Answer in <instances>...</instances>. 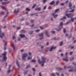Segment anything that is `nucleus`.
Listing matches in <instances>:
<instances>
[{"instance_id": "obj_1", "label": "nucleus", "mask_w": 76, "mask_h": 76, "mask_svg": "<svg viewBox=\"0 0 76 76\" xmlns=\"http://www.w3.org/2000/svg\"><path fill=\"white\" fill-rule=\"evenodd\" d=\"M42 61H40V60L39 59L38 60V62L39 63V64H42L41 65L42 66H43L44 65V63L45 62V60H46V58H44V57H42Z\"/></svg>"}, {"instance_id": "obj_2", "label": "nucleus", "mask_w": 76, "mask_h": 76, "mask_svg": "<svg viewBox=\"0 0 76 76\" xmlns=\"http://www.w3.org/2000/svg\"><path fill=\"white\" fill-rule=\"evenodd\" d=\"M6 54H7V52H4V53L2 54V55L4 56V60L6 61L7 59V57H6Z\"/></svg>"}, {"instance_id": "obj_3", "label": "nucleus", "mask_w": 76, "mask_h": 76, "mask_svg": "<svg viewBox=\"0 0 76 76\" xmlns=\"http://www.w3.org/2000/svg\"><path fill=\"white\" fill-rule=\"evenodd\" d=\"M28 56V54L24 53L22 56V59L24 60H25V58L26 57Z\"/></svg>"}, {"instance_id": "obj_4", "label": "nucleus", "mask_w": 76, "mask_h": 76, "mask_svg": "<svg viewBox=\"0 0 76 76\" xmlns=\"http://www.w3.org/2000/svg\"><path fill=\"white\" fill-rule=\"evenodd\" d=\"M39 37L40 39H43V35H44V34L43 33H41V34H39Z\"/></svg>"}, {"instance_id": "obj_5", "label": "nucleus", "mask_w": 76, "mask_h": 76, "mask_svg": "<svg viewBox=\"0 0 76 76\" xmlns=\"http://www.w3.org/2000/svg\"><path fill=\"white\" fill-rule=\"evenodd\" d=\"M74 69H70L69 70V72H75L76 71V67H75L74 68Z\"/></svg>"}, {"instance_id": "obj_6", "label": "nucleus", "mask_w": 76, "mask_h": 76, "mask_svg": "<svg viewBox=\"0 0 76 76\" xmlns=\"http://www.w3.org/2000/svg\"><path fill=\"white\" fill-rule=\"evenodd\" d=\"M72 67L73 66H70L68 67L64 66V69H72Z\"/></svg>"}, {"instance_id": "obj_7", "label": "nucleus", "mask_w": 76, "mask_h": 76, "mask_svg": "<svg viewBox=\"0 0 76 76\" xmlns=\"http://www.w3.org/2000/svg\"><path fill=\"white\" fill-rule=\"evenodd\" d=\"M66 16H67L68 18H70L71 17H73V15H72L71 14H66Z\"/></svg>"}, {"instance_id": "obj_8", "label": "nucleus", "mask_w": 76, "mask_h": 76, "mask_svg": "<svg viewBox=\"0 0 76 76\" xmlns=\"http://www.w3.org/2000/svg\"><path fill=\"white\" fill-rule=\"evenodd\" d=\"M19 12V9H18L17 11H16V10H15L14 12V13H15V14H17V13H18V12Z\"/></svg>"}, {"instance_id": "obj_9", "label": "nucleus", "mask_w": 76, "mask_h": 76, "mask_svg": "<svg viewBox=\"0 0 76 76\" xmlns=\"http://www.w3.org/2000/svg\"><path fill=\"white\" fill-rule=\"evenodd\" d=\"M16 63L17 66H18L19 68H20V65L19 64V62H18V60H17L16 61Z\"/></svg>"}, {"instance_id": "obj_10", "label": "nucleus", "mask_w": 76, "mask_h": 76, "mask_svg": "<svg viewBox=\"0 0 76 76\" xmlns=\"http://www.w3.org/2000/svg\"><path fill=\"white\" fill-rule=\"evenodd\" d=\"M52 15H53V17L54 18H56V17H57V16H58V15H55V13H53Z\"/></svg>"}, {"instance_id": "obj_11", "label": "nucleus", "mask_w": 76, "mask_h": 76, "mask_svg": "<svg viewBox=\"0 0 76 76\" xmlns=\"http://www.w3.org/2000/svg\"><path fill=\"white\" fill-rule=\"evenodd\" d=\"M55 3V2L54 1H53L50 3V5H53V4H54Z\"/></svg>"}, {"instance_id": "obj_12", "label": "nucleus", "mask_w": 76, "mask_h": 76, "mask_svg": "<svg viewBox=\"0 0 76 76\" xmlns=\"http://www.w3.org/2000/svg\"><path fill=\"white\" fill-rule=\"evenodd\" d=\"M56 48V47H52L49 50V51H51L52 50H53V49H55V48Z\"/></svg>"}, {"instance_id": "obj_13", "label": "nucleus", "mask_w": 76, "mask_h": 76, "mask_svg": "<svg viewBox=\"0 0 76 76\" xmlns=\"http://www.w3.org/2000/svg\"><path fill=\"white\" fill-rule=\"evenodd\" d=\"M10 3V2H3L2 3V5H4V4H8V3Z\"/></svg>"}, {"instance_id": "obj_14", "label": "nucleus", "mask_w": 76, "mask_h": 76, "mask_svg": "<svg viewBox=\"0 0 76 76\" xmlns=\"http://www.w3.org/2000/svg\"><path fill=\"white\" fill-rule=\"evenodd\" d=\"M19 36L21 38H23V37H25L24 34H20Z\"/></svg>"}, {"instance_id": "obj_15", "label": "nucleus", "mask_w": 76, "mask_h": 76, "mask_svg": "<svg viewBox=\"0 0 76 76\" xmlns=\"http://www.w3.org/2000/svg\"><path fill=\"white\" fill-rule=\"evenodd\" d=\"M75 19H76V17H75V18H71V21H72V22H74V20Z\"/></svg>"}, {"instance_id": "obj_16", "label": "nucleus", "mask_w": 76, "mask_h": 76, "mask_svg": "<svg viewBox=\"0 0 76 76\" xmlns=\"http://www.w3.org/2000/svg\"><path fill=\"white\" fill-rule=\"evenodd\" d=\"M35 10H39V11L40 10H41V8H36L35 9Z\"/></svg>"}, {"instance_id": "obj_17", "label": "nucleus", "mask_w": 76, "mask_h": 76, "mask_svg": "<svg viewBox=\"0 0 76 76\" xmlns=\"http://www.w3.org/2000/svg\"><path fill=\"white\" fill-rule=\"evenodd\" d=\"M2 35L3 36H4V33H3L2 35H0V37H1V38H3V36H2Z\"/></svg>"}, {"instance_id": "obj_18", "label": "nucleus", "mask_w": 76, "mask_h": 76, "mask_svg": "<svg viewBox=\"0 0 76 76\" xmlns=\"http://www.w3.org/2000/svg\"><path fill=\"white\" fill-rule=\"evenodd\" d=\"M63 60H64V61H68V59H66V58H63L62 59Z\"/></svg>"}, {"instance_id": "obj_19", "label": "nucleus", "mask_w": 76, "mask_h": 76, "mask_svg": "<svg viewBox=\"0 0 76 76\" xmlns=\"http://www.w3.org/2000/svg\"><path fill=\"white\" fill-rule=\"evenodd\" d=\"M12 48H13V50H15V47L14 45V44H12Z\"/></svg>"}, {"instance_id": "obj_20", "label": "nucleus", "mask_w": 76, "mask_h": 76, "mask_svg": "<svg viewBox=\"0 0 76 76\" xmlns=\"http://www.w3.org/2000/svg\"><path fill=\"white\" fill-rule=\"evenodd\" d=\"M46 34L47 37H49V36H50V35L48 34V31H46Z\"/></svg>"}, {"instance_id": "obj_21", "label": "nucleus", "mask_w": 76, "mask_h": 76, "mask_svg": "<svg viewBox=\"0 0 76 76\" xmlns=\"http://www.w3.org/2000/svg\"><path fill=\"white\" fill-rule=\"evenodd\" d=\"M64 19H66V16H64L63 18H62L60 20H63Z\"/></svg>"}, {"instance_id": "obj_22", "label": "nucleus", "mask_w": 76, "mask_h": 76, "mask_svg": "<svg viewBox=\"0 0 76 76\" xmlns=\"http://www.w3.org/2000/svg\"><path fill=\"white\" fill-rule=\"evenodd\" d=\"M63 41H61L60 42V46H61L62 45H63Z\"/></svg>"}, {"instance_id": "obj_23", "label": "nucleus", "mask_w": 76, "mask_h": 76, "mask_svg": "<svg viewBox=\"0 0 76 76\" xmlns=\"http://www.w3.org/2000/svg\"><path fill=\"white\" fill-rule=\"evenodd\" d=\"M8 14H9V12H7L6 15L4 17V18H6V17H7V16Z\"/></svg>"}, {"instance_id": "obj_24", "label": "nucleus", "mask_w": 76, "mask_h": 76, "mask_svg": "<svg viewBox=\"0 0 76 76\" xmlns=\"http://www.w3.org/2000/svg\"><path fill=\"white\" fill-rule=\"evenodd\" d=\"M69 7H72V4L71 3H70L69 4Z\"/></svg>"}, {"instance_id": "obj_25", "label": "nucleus", "mask_w": 76, "mask_h": 76, "mask_svg": "<svg viewBox=\"0 0 76 76\" xmlns=\"http://www.w3.org/2000/svg\"><path fill=\"white\" fill-rule=\"evenodd\" d=\"M36 6H37L36 4H34L33 6L32 7V8H34V7H35Z\"/></svg>"}, {"instance_id": "obj_26", "label": "nucleus", "mask_w": 76, "mask_h": 76, "mask_svg": "<svg viewBox=\"0 0 76 76\" xmlns=\"http://www.w3.org/2000/svg\"><path fill=\"white\" fill-rule=\"evenodd\" d=\"M74 59V57H72L70 58V61H72V60H73Z\"/></svg>"}, {"instance_id": "obj_27", "label": "nucleus", "mask_w": 76, "mask_h": 76, "mask_svg": "<svg viewBox=\"0 0 76 76\" xmlns=\"http://www.w3.org/2000/svg\"><path fill=\"white\" fill-rule=\"evenodd\" d=\"M1 8H2V9H4V10H6V9H5V7H4L1 6Z\"/></svg>"}, {"instance_id": "obj_28", "label": "nucleus", "mask_w": 76, "mask_h": 76, "mask_svg": "<svg viewBox=\"0 0 76 76\" xmlns=\"http://www.w3.org/2000/svg\"><path fill=\"white\" fill-rule=\"evenodd\" d=\"M28 72V71H25V72L24 73V75H26V74L27 73V72Z\"/></svg>"}, {"instance_id": "obj_29", "label": "nucleus", "mask_w": 76, "mask_h": 76, "mask_svg": "<svg viewBox=\"0 0 76 76\" xmlns=\"http://www.w3.org/2000/svg\"><path fill=\"white\" fill-rule=\"evenodd\" d=\"M62 25H63V22H61L60 23V27H61V26H62Z\"/></svg>"}, {"instance_id": "obj_30", "label": "nucleus", "mask_w": 76, "mask_h": 76, "mask_svg": "<svg viewBox=\"0 0 76 76\" xmlns=\"http://www.w3.org/2000/svg\"><path fill=\"white\" fill-rule=\"evenodd\" d=\"M59 10V9H57L56 10H55V13H56V12H57Z\"/></svg>"}, {"instance_id": "obj_31", "label": "nucleus", "mask_w": 76, "mask_h": 76, "mask_svg": "<svg viewBox=\"0 0 76 76\" xmlns=\"http://www.w3.org/2000/svg\"><path fill=\"white\" fill-rule=\"evenodd\" d=\"M28 60H31L32 59V57H28Z\"/></svg>"}, {"instance_id": "obj_32", "label": "nucleus", "mask_w": 76, "mask_h": 76, "mask_svg": "<svg viewBox=\"0 0 76 76\" xmlns=\"http://www.w3.org/2000/svg\"><path fill=\"white\" fill-rule=\"evenodd\" d=\"M70 22V21H69L68 22H67L66 23L64 24V25H67L68 23H69Z\"/></svg>"}, {"instance_id": "obj_33", "label": "nucleus", "mask_w": 76, "mask_h": 76, "mask_svg": "<svg viewBox=\"0 0 76 76\" xmlns=\"http://www.w3.org/2000/svg\"><path fill=\"white\" fill-rule=\"evenodd\" d=\"M74 10H75V9H73L71 11H70L69 12H74Z\"/></svg>"}, {"instance_id": "obj_34", "label": "nucleus", "mask_w": 76, "mask_h": 76, "mask_svg": "<svg viewBox=\"0 0 76 76\" xmlns=\"http://www.w3.org/2000/svg\"><path fill=\"white\" fill-rule=\"evenodd\" d=\"M61 28H59L58 29H56V30L57 31H60L61 30Z\"/></svg>"}, {"instance_id": "obj_35", "label": "nucleus", "mask_w": 76, "mask_h": 76, "mask_svg": "<svg viewBox=\"0 0 76 76\" xmlns=\"http://www.w3.org/2000/svg\"><path fill=\"white\" fill-rule=\"evenodd\" d=\"M58 3H59V1H57L56 2V5H57V4H58Z\"/></svg>"}, {"instance_id": "obj_36", "label": "nucleus", "mask_w": 76, "mask_h": 76, "mask_svg": "<svg viewBox=\"0 0 76 76\" xmlns=\"http://www.w3.org/2000/svg\"><path fill=\"white\" fill-rule=\"evenodd\" d=\"M31 62H33V63H35V62H36V61L34 60H32L31 61Z\"/></svg>"}, {"instance_id": "obj_37", "label": "nucleus", "mask_w": 76, "mask_h": 76, "mask_svg": "<svg viewBox=\"0 0 76 76\" xmlns=\"http://www.w3.org/2000/svg\"><path fill=\"white\" fill-rule=\"evenodd\" d=\"M26 10H27V11H29V10H30V9H29V8H27L26 9Z\"/></svg>"}, {"instance_id": "obj_38", "label": "nucleus", "mask_w": 76, "mask_h": 76, "mask_svg": "<svg viewBox=\"0 0 76 76\" xmlns=\"http://www.w3.org/2000/svg\"><path fill=\"white\" fill-rule=\"evenodd\" d=\"M72 64H73L74 66H76V62H73Z\"/></svg>"}, {"instance_id": "obj_39", "label": "nucleus", "mask_w": 76, "mask_h": 76, "mask_svg": "<svg viewBox=\"0 0 76 76\" xmlns=\"http://www.w3.org/2000/svg\"><path fill=\"white\" fill-rule=\"evenodd\" d=\"M40 31V30H39L37 29L35 31V32H39V31Z\"/></svg>"}, {"instance_id": "obj_40", "label": "nucleus", "mask_w": 76, "mask_h": 76, "mask_svg": "<svg viewBox=\"0 0 76 76\" xmlns=\"http://www.w3.org/2000/svg\"><path fill=\"white\" fill-rule=\"evenodd\" d=\"M30 21H31V23H33V22H34V20H30Z\"/></svg>"}, {"instance_id": "obj_41", "label": "nucleus", "mask_w": 76, "mask_h": 76, "mask_svg": "<svg viewBox=\"0 0 76 76\" xmlns=\"http://www.w3.org/2000/svg\"><path fill=\"white\" fill-rule=\"evenodd\" d=\"M51 75L52 76H55V74L54 73H52L51 74Z\"/></svg>"}, {"instance_id": "obj_42", "label": "nucleus", "mask_w": 76, "mask_h": 76, "mask_svg": "<svg viewBox=\"0 0 76 76\" xmlns=\"http://www.w3.org/2000/svg\"><path fill=\"white\" fill-rule=\"evenodd\" d=\"M21 31H22V32H23V33L24 32H26V31H25L24 30H22Z\"/></svg>"}, {"instance_id": "obj_43", "label": "nucleus", "mask_w": 76, "mask_h": 76, "mask_svg": "<svg viewBox=\"0 0 76 76\" xmlns=\"http://www.w3.org/2000/svg\"><path fill=\"white\" fill-rule=\"evenodd\" d=\"M66 32V29L65 28L64 29V33H65Z\"/></svg>"}, {"instance_id": "obj_44", "label": "nucleus", "mask_w": 76, "mask_h": 76, "mask_svg": "<svg viewBox=\"0 0 76 76\" xmlns=\"http://www.w3.org/2000/svg\"><path fill=\"white\" fill-rule=\"evenodd\" d=\"M51 32L52 33V34H54L56 32L55 31H51Z\"/></svg>"}, {"instance_id": "obj_45", "label": "nucleus", "mask_w": 76, "mask_h": 76, "mask_svg": "<svg viewBox=\"0 0 76 76\" xmlns=\"http://www.w3.org/2000/svg\"><path fill=\"white\" fill-rule=\"evenodd\" d=\"M30 65H28L26 67V69H28V68H29V67H30Z\"/></svg>"}, {"instance_id": "obj_46", "label": "nucleus", "mask_w": 76, "mask_h": 76, "mask_svg": "<svg viewBox=\"0 0 76 76\" xmlns=\"http://www.w3.org/2000/svg\"><path fill=\"white\" fill-rule=\"evenodd\" d=\"M33 33V31H30V34H31Z\"/></svg>"}, {"instance_id": "obj_47", "label": "nucleus", "mask_w": 76, "mask_h": 76, "mask_svg": "<svg viewBox=\"0 0 76 76\" xmlns=\"http://www.w3.org/2000/svg\"><path fill=\"white\" fill-rule=\"evenodd\" d=\"M12 66L11 65H10L9 66V67L8 68V69H10L11 68V66Z\"/></svg>"}, {"instance_id": "obj_48", "label": "nucleus", "mask_w": 76, "mask_h": 76, "mask_svg": "<svg viewBox=\"0 0 76 76\" xmlns=\"http://www.w3.org/2000/svg\"><path fill=\"white\" fill-rule=\"evenodd\" d=\"M47 1V0H43V3H45V2H46Z\"/></svg>"}, {"instance_id": "obj_49", "label": "nucleus", "mask_w": 76, "mask_h": 76, "mask_svg": "<svg viewBox=\"0 0 76 76\" xmlns=\"http://www.w3.org/2000/svg\"><path fill=\"white\" fill-rule=\"evenodd\" d=\"M4 12H2L0 14L1 15H4Z\"/></svg>"}, {"instance_id": "obj_50", "label": "nucleus", "mask_w": 76, "mask_h": 76, "mask_svg": "<svg viewBox=\"0 0 76 76\" xmlns=\"http://www.w3.org/2000/svg\"><path fill=\"white\" fill-rule=\"evenodd\" d=\"M64 4V3H62L61 4V6H63Z\"/></svg>"}, {"instance_id": "obj_51", "label": "nucleus", "mask_w": 76, "mask_h": 76, "mask_svg": "<svg viewBox=\"0 0 76 76\" xmlns=\"http://www.w3.org/2000/svg\"><path fill=\"white\" fill-rule=\"evenodd\" d=\"M7 42H5L4 43V45H7Z\"/></svg>"}, {"instance_id": "obj_52", "label": "nucleus", "mask_w": 76, "mask_h": 76, "mask_svg": "<svg viewBox=\"0 0 76 76\" xmlns=\"http://www.w3.org/2000/svg\"><path fill=\"white\" fill-rule=\"evenodd\" d=\"M15 38H16L15 37V36H13L12 37V39H15Z\"/></svg>"}, {"instance_id": "obj_53", "label": "nucleus", "mask_w": 76, "mask_h": 76, "mask_svg": "<svg viewBox=\"0 0 76 76\" xmlns=\"http://www.w3.org/2000/svg\"><path fill=\"white\" fill-rule=\"evenodd\" d=\"M70 55H72L73 54V52H70Z\"/></svg>"}, {"instance_id": "obj_54", "label": "nucleus", "mask_w": 76, "mask_h": 76, "mask_svg": "<svg viewBox=\"0 0 76 76\" xmlns=\"http://www.w3.org/2000/svg\"><path fill=\"white\" fill-rule=\"evenodd\" d=\"M35 14H37V13H34V14H31V15H31V16H32V15H35Z\"/></svg>"}, {"instance_id": "obj_55", "label": "nucleus", "mask_w": 76, "mask_h": 76, "mask_svg": "<svg viewBox=\"0 0 76 76\" xmlns=\"http://www.w3.org/2000/svg\"><path fill=\"white\" fill-rule=\"evenodd\" d=\"M32 70H33V71H34V72H35V68H33Z\"/></svg>"}, {"instance_id": "obj_56", "label": "nucleus", "mask_w": 76, "mask_h": 76, "mask_svg": "<svg viewBox=\"0 0 76 76\" xmlns=\"http://www.w3.org/2000/svg\"><path fill=\"white\" fill-rule=\"evenodd\" d=\"M20 27H18V28H17V30H19V29H20Z\"/></svg>"}, {"instance_id": "obj_57", "label": "nucleus", "mask_w": 76, "mask_h": 76, "mask_svg": "<svg viewBox=\"0 0 76 76\" xmlns=\"http://www.w3.org/2000/svg\"><path fill=\"white\" fill-rule=\"evenodd\" d=\"M47 8V6H45L44 7V9H45Z\"/></svg>"}, {"instance_id": "obj_58", "label": "nucleus", "mask_w": 76, "mask_h": 76, "mask_svg": "<svg viewBox=\"0 0 76 76\" xmlns=\"http://www.w3.org/2000/svg\"><path fill=\"white\" fill-rule=\"evenodd\" d=\"M8 73H10V69H9L7 71Z\"/></svg>"}, {"instance_id": "obj_59", "label": "nucleus", "mask_w": 76, "mask_h": 76, "mask_svg": "<svg viewBox=\"0 0 76 76\" xmlns=\"http://www.w3.org/2000/svg\"><path fill=\"white\" fill-rule=\"evenodd\" d=\"M34 26V24H33L32 25L30 26L31 27H33Z\"/></svg>"}, {"instance_id": "obj_60", "label": "nucleus", "mask_w": 76, "mask_h": 76, "mask_svg": "<svg viewBox=\"0 0 76 76\" xmlns=\"http://www.w3.org/2000/svg\"><path fill=\"white\" fill-rule=\"evenodd\" d=\"M68 2H69V1L67 0V1H66L65 2V3H68Z\"/></svg>"}, {"instance_id": "obj_61", "label": "nucleus", "mask_w": 76, "mask_h": 76, "mask_svg": "<svg viewBox=\"0 0 76 76\" xmlns=\"http://www.w3.org/2000/svg\"><path fill=\"white\" fill-rule=\"evenodd\" d=\"M4 49L5 50H6V47H4Z\"/></svg>"}, {"instance_id": "obj_62", "label": "nucleus", "mask_w": 76, "mask_h": 76, "mask_svg": "<svg viewBox=\"0 0 76 76\" xmlns=\"http://www.w3.org/2000/svg\"><path fill=\"white\" fill-rule=\"evenodd\" d=\"M24 20V19L23 18V19H21L20 20L21 21H23V20Z\"/></svg>"}, {"instance_id": "obj_63", "label": "nucleus", "mask_w": 76, "mask_h": 76, "mask_svg": "<svg viewBox=\"0 0 76 76\" xmlns=\"http://www.w3.org/2000/svg\"><path fill=\"white\" fill-rule=\"evenodd\" d=\"M28 54L30 56H31V52H29Z\"/></svg>"}, {"instance_id": "obj_64", "label": "nucleus", "mask_w": 76, "mask_h": 76, "mask_svg": "<svg viewBox=\"0 0 76 76\" xmlns=\"http://www.w3.org/2000/svg\"><path fill=\"white\" fill-rule=\"evenodd\" d=\"M41 72H40V73H39V76H42L41 75Z\"/></svg>"}]
</instances>
